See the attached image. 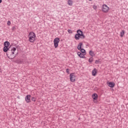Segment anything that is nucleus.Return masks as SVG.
I'll return each mask as SVG.
<instances>
[{"label": "nucleus", "mask_w": 128, "mask_h": 128, "mask_svg": "<svg viewBox=\"0 0 128 128\" xmlns=\"http://www.w3.org/2000/svg\"><path fill=\"white\" fill-rule=\"evenodd\" d=\"M18 52L16 54H14V55H12V54H10V52H8V53H6V54L8 58H10V60H14V58L16 56H18Z\"/></svg>", "instance_id": "obj_3"}, {"label": "nucleus", "mask_w": 128, "mask_h": 128, "mask_svg": "<svg viewBox=\"0 0 128 128\" xmlns=\"http://www.w3.org/2000/svg\"><path fill=\"white\" fill-rule=\"evenodd\" d=\"M96 72H97V70L96 68H94L92 70V75L94 76H96Z\"/></svg>", "instance_id": "obj_12"}, {"label": "nucleus", "mask_w": 128, "mask_h": 128, "mask_svg": "<svg viewBox=\"0 0 128 128\" xmlns=\"http://www.w3.org/2000/svg\"><path fill=\"white\" fill-rule=\"evenodd\" d=\"M82 42H80L79 43V44H78V50H80L82 48Z\"/></svg>", "instance_id": "obj_15"}, {"label": "nucleus", "mask_w": 128, "mask_h": 128, "mask_svg": "<svg viewBox=\"0 0 128 128\" xmlns=\"http://www.w3.org/2000/svg\"><path fill=\"white\" fill-rule=\"evenodd\" d=\"M66 72L67 74H70V70H68V68H67L66 70Z\"/></svg>", "instance_id": "obj_25"}, {"label": "nucleus", "mask_w": 128, "mask_h": 128, "mask_svg": "<svg viewBox=\"0 0 128 128\" xmlns=\"http://www.w3.org/2000/svg\"><path fill=\"white\" fill-rule=\"evenodd\" d=\"M31 96L30 94L26 95L25 97V100L27 104L31 102L32 100H30Z\"/></svg>", "instance_id": "obj_7"}, {"label": "nucleus", "mask_w": 128, "mask_h": 128, "mask_svg": "<svg viewBox=\"0 0 128 128\" xmlns=\"http://www.w3.org/2000/svg\"><path fill=\"white\" fill-rule=\"evenodd\" d=\"M96 6H94V10H96Z\"/></svg>", "instance_id": "obj_27"}, {"label": "nucleus", "mask_w": 128, "mask_h": 128, "mask_svg": "<svg viewBox=\"0 0 128 128\" xmlns=\"http://www.w3.org/2000/svg\"><path fill=\"white\" fill-rule=\"evenodd\" d=\"M70 80L72 82H74L76 80V75L74 73H71L70 74Z\"/></svg>", "instance_id": "obj_5"}, {"label": "nucleus", "mask_w": 128, "mask_h": 128, "mask_svg": "<svg viewBox=\"0 0 128 128\" xmlns=\"http://www.w3.org/2000/svg\"><path fill=\"white\" fill-rule=\"evenodd\" d=\"M107 84L108 86L110 88H111V90H112V82H107Z\"/></svg>", "instance_id": "obj_14"}, {"label": "nucleus", "mask_w": 128, "mask_h": 128, "mask_svg": "<svg viewBox=\"0 0 128 128\" xmlns=\"http://www.w3.org/2000/svg\"><path fill=\"white\" fill-rule=\"evenodd\" d=\"M16 30V26H13L12 28V30Z\"/></svg>", "instance_id": "obj_26"}, {"label": "nucleus", "mask_w": 128, "mask_h": 128, "mask_svg": "<svg viewBox=\"0 0 128 128\" xmlns=\"http://www.w3.org/2000/svg\"><path fill=\"white\" fill-rule=\"evenodd\" d=\"M8 50H10V48L8 47L4 46L3 48V52H8Z\"/></svg>", "instance_id": "obj_13"}, {"label": "nucleus", "mask_w": 128, "mask_h": 128, "mask_svg": "<svg viewBox=\"0 0 128 128\" xmlns=\"http://www.w3.org/2000/svg\"><path fill=\"white\" fill-rule=\"evenodd\" d=\"M98 94H96V93H94V94H92V98H93L94 100H98Z\"/></svg>", "instance_id": "obj_8"}, {"label": "nucleus", "mask_w": 128, "mask_h": 128, "mask_svg": "<svg viewBox=\"0 0 128 128\" xmlns=\"http://www.w3.org/2000/svg\"><path fill=\"white\" fill-rule=\"evenodd\" d=\"M58 42H60V38H56L54 39V43L55 48L58 46Z\"/></svg>", "instance_id": "obj_4"}, {"label": "nucleus", "mask_w": 128, "mask_h": 128, "mask_svg": "<svg viewBox=\"0 0 128 128\" xmlns=\"http://www.w3.org/2000/svg\"><path fill=\"white\" fill-rule=\"evenodd\" d=\"M124 30H122V32H120V36H121V38H122V36H124Z\"/></svg>", "instance_id": "obj_19"}, {"label": "nucleus", "mask_w": 128, "mask_h": 128, "mask_svg": "<svg viewBox=\"0 0 128 128\" xmlns=\"http://www.w3.org/2000/svg\"><path fill=\"white\" fill-rule=\"evenodd\" d=\"M114 82H112V88H114Z\"/></svg>", "instance_id": "obj_28"}, {"label": "nucleus", "mask_w": 128, "mask_h": 128, "mask_svg": "<svg viewBox=\"0 0 128 128\" xmlns=\"http://www.w3.org/2000/svg\"><path fill=\"white\" fill-rule=\"evenodd\" d=\"M68 32L69 34H72V30H68Z\"/></svg>", "instance_id": "obj_23"}, {"label": "nucleus", "mask_w": 128, "mask_h": 128, "mask_svg": "<svg viewBox=\"0 0 128 128\" xmlns=\"http://www.w3.org/2000/svg\"><path fill=\"white\" fill-rule=\"evenodd\" d=\"M78 56H80L81 58H84V55L82 52H78Z\"/></svg>", "instance_id": "obj_10"}, {"label": "nucleus", "mask_w": 128, "mask_h": 128, "mask_svg": "<svg viewBox=\"0 0 128 128\" xmlns=\"http://www.w3.org/2000/svg\"><path fill=\"white\" fill-rule=\"evenodd\" d=\"M68 6H72V0H68Z\"/></svg>", "instance_id": "obj_17"}, {"label": "nucleus", "mask_w": 128, "mask_h": 128, "mask_svg": "<svg viewBox=\"0 0 128 128\" xmlns=\"http://www.w3.org/2000/svg\"><path fill=\"white\" fill-rule=\"evenodd\" d=\"M80 52L82 54H84V56H86V50L84 48L82 49H80Z\"/></svg>", "instance_id": "obj_16"}, {"label": "nucleus", "mask_w": 128, "mask_h": 128, "mask_svg": "<svg viewBox=\"0 0 128 128\" xmlns=\"http://www.w3.org/2000/svg\"><path fill=\"white\" fill-rule=\"evenodd\" d=\"M28 38H29L28 40L30 42H34L36 36L34 32H29Z\"/></svg>", "instance_id": "obj_2"}, {"label": "nucleus", "mask_w": 128, "mask_h": 128, "mask_svg": "<svg viewBox=\"0 0 128 128\" xmlns=\"http://www.w3.org/2000/svg\"><path fill=\"white\" fill-rule=\"evenodd\" d=\"M10 42H8V41H6L4 43V46H6V48H8L10 46Z\"/></svg>", "instance_id": "obj_11"}, {"label": "nucleus", "mask_w": 128, "mask_h": 128, "mask_svg": "<svg viewBox=\"0 0 128 128\" xmlns=\"http://www.w3.org/2000/svg\"><path fill=\"white\" fill-rule=\"evenodd\" d=\"M74 38L76 40H78L80 38H84L86 36H84L82 30H77V34H75Z\"/></svg>", "instance_id": "obj_1"}, {"label": "nucleus", "mask_w": 128, "mask_h": 128, "mask_svg": "<svg viewBox=\"0 0 128 128\" xmlns=\"http://www.w3.org/2000/svg\"><path fill=\"white\" fill-rule=\"evenodd\" d=\"M99 62H100V60H96L95 61V64H98Z\"/></svg>", "instance_id": "obj_24"}, {"label": "nucleus", "mask_w": 128, "mask_h": 128, "mask_svg": "<svg viewBox=\"0 0 128 128\" xmlns=\"http://www.w3.org/2000/svg\"><path fill=\"white\" fill-rule=\"evenodd\" d=\"M90 2L92 1V0H89Z\"/></svg>", "instance_id": "obj_30"}, {"label": "nucleus", "mask_w": 128, "mask_h": 128, "mask_svg": "<svg viewBox=\"0 0 128 128\" xmlns=\"http://www.w3.org/2000/svg\"><path fill=\"white\" fill-rule=\"evenodd\" d=\"M2 0H0V4H2Z\"/></svg>", "instance_id": "obj_29"}, {"label": "nucleus", "mask_w": 128, "mask_h": 128, "mask_svg": "<svg viewBox=\"0 0 128 128\" xmlns=\"http://www.w3.org/2000/svg\"><path fill=\"white\" fill-rule=\"evenodd\" d=\"M102 11L103 12H108V7L106 4H103L102 6Z\"/></svg>", "instance_id": "obj_6"}, {"label": "nucleus", "mask_w": 128, "mask_h": 128, "mask_svg": "<svg viewBox=\"0 0 128 128\" xmlns=\"http://www.w3.org/2000/svg\"><path fill=\"white\" fill-rule=\"evenodd\" d=\"M11 24H12V22H10V20H8V21L7 24H8V26H10Z\"/></svg>", "instance_id": "obj_22"}, {"label": "nucleus", "mask_w": 128, "mask_h": 128, "mask_svg": "<svg viewBox=\"0 0 128 128\" xmlns=\"http://www.w3.org/2000/svg\"><path fill=\"white\" fill-rule=\"evenodd\" d=\"M32 102H36V98H34V97H32Z\"/></svg>", "instance_id": "obj_21"}, {"label": "nucleus", "mask_w": 128, "mask_h": 128, "mask_svg": "<svg viewBox=\"0 0 128 128\" xmlns=\"http://www.w3.org/2000/svg\"><path fill=\"white\" fill-rule=\"evenodd\" d=\"M16 52V47H13L11 50V54L14 56V52Z\"/></svg>", "instance_id": "obj_9"}, {"label": "nucleus", "mask_w": 128, "mask_h": 128, "mask_svg": "<svg viewBox=\"0 0 128 128\" xmlns=\"http://www.w3.org/2000/svg\"><path fill=\"white\" fill-rule=\"evenodd\" d=\"M89 62H94V58L92 57H91L89 60H88Z\"/></svg>", "instance_id": "obj_20"}, {"label": "nucleus", "mask_w": 128, "mask_h": 128, "mask_svg": "<svg viewBox=\"0 0 128 128\" xmlns=\"http://www.w3.org/2000/svg\"><path fill=\"white\" fill-rule=\"evenodd\" d=\"M89 54H90V56H94L95 54H94V52L90 50L89 52Z\"/></svg>", "instance_id": "obj_18"}]
</instances>
